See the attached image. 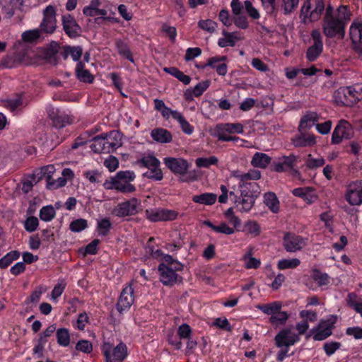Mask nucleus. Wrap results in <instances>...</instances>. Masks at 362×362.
Here are the masks:
<instances>
[{
    "label": "nucleus",
    "instance_id": "obj_1",
    "mask_svg": "<svg viewBox=\"0 0 362 362\" xmlns=\"http://www.w3.org/2000/svg\"><path fill=\"white\" fill-rule=\"evenodd\" d=\"M350 16L346 6H340L337 10L330 5L327 6L322 22L323 34L329 38L343 39Z\"/></svg>",
    "mask_w": 362,
    "mask_h": 362
},
{
    "label": "nucleus",
    "instance_id": "obj_2",
    "mask_svg": "<svg viewBox=\"0 0 362 362\" xmlns=\"http://www.w3.org/2000/svg\"><path fill=\"white\" fill-rule=\"evenodd\" d=\"M122 145V135L118 131H111L94 137L90 145L96 153H110Z\"/></svg>",
    "mask_w": 362,
    "mask_h": 362
},
{
    "label": "nucleus",
    "instance_id": "obj_3",
    "mask_svg": "<svg viewBox=\"0 0 362 362\" xmlns=\"http://www.w3.org/2000/svg\"><path fill=\"white\" fill-rule=\"evenodd\" d=\"M136 175L133 171H119L109 180H106L103 186L107 189H116L123 193H131L136 190L135 187L130 183Z\"/></svg>",
    "mask_w": 362,
    "mask_h": 362
},
{
    "label": "nucleus",
    "instance_id": "obj_4",
    "mask_svg": "<svg viewBox=\"0 0 362 362\" xmlns=\"http://www.w3.org/2000/svg\"><path fill=\"white\" fill-rule=\"evenodd\" d=\"M261 178V172L257 169H250L247 172L240 170H233L230 173V179L238 182L240 192L247 189L253 192L257 187V183L254 181Z\"/></svg>",
    "mask_w": 362,
    "mask_h": 362
},
{
    "label": "nucleus",
    "instance_id": "obj_5",
    "mask_svg": "<svg viewBox=\"0 0 362 362\" xmlns=\"http://www.w3.org/2000/svg\"><path fill=\"white\" fill-rule=\"evenodd\" d=\"M325 9V0H305L300 9L302 21L304 23L317 21Z\"/></svg>",
    "mask_w": 362,
    "mask_h": 362
},
{
    "label": "nucleus",
    "instance_id": "obj_6",
    "mask_svg": "<svg viewBox=\"0 0 362 362\" xmlns=\"http://www.w3.org/2000/svg\"><path fill=\"white\" fill-rule=\"evenodd\" d=\"M102 351L105 362H123L127 356V347L123 342L113 346L110 342H105L102 346Z\"/></svg>",
    "mask_w": 362,
    "mask_h": 362
},
{
    "label": "nucleus",
    "instance_id": "obj_7",
    "mask_svg": "<svg viewBox=\"0 0 362 362\" xmlns=\"http://www.w3.org/2000/svg\"><path fill=\"white\" fill-rule=\"evenodd\" d=\"M137 163L149 170L143 174L144 177L148 179L160 181L163 179V175L162 170L159 168L160 161L153 155H148L142 157L137 160Z\"/></svg>",
    "mask_w": 362,
    "mask_h": 362
},
{
    "label": "nucleus",
    "instance_id": "obj_8",
    "mask_svg": "<svg viewBox=\"0 0 362 362\" xmlns=\"http://www.w3.org/2000/svg\"><path fill=\"white\" fill-rule=\"evenodd\" d=\"M337 321L334 315H329L326 319H321L316 327L312 330L313 338L315 341H322L332 334L334 325Z\"/></svg>",
    "mask_w": 362,
    "mask_h": 362
},
{
    "label": "nucleus",
    "instance_id": "obj_9",
    "mask_svg": "<svg viewBox=\"0 0 362 362\" xmlns=\"http://www.w3.org/2000/svg\"><path fill=\"white\" fill-rule=\"evenodd\" d=\"M182 268V265L180 262H176L174 269L164 262L160 263L158 266L160 281L165 286H173L177 281H181L182 278L179 276L176 271L181 270Z\"/></svg>",
    "mask_w": 362,
    "mask_h": 362
},
{
    "label": "nucleus",
    "instance_id": "obj_10",
    "mask_svg": "<svg viewBox=\"0 0 362 362\" xmlns=\"http://www.w3.org/2000/svg\"><path fill=\"white\" fill-rule=\"evenodd\" d=\"M361 93L355 87L341 88L334 93L338 103L351 106L356 103L361 98Z\"/></svg>",
    "mask_w": 362,
    "mask_h": 362
},
{
    "label": "nucleus",
    "instance_id": "obj_11",
    "mask_svg": "<svg viewBox=\"0 0 362 362\" xmlns=\"http://www.w3.org/2000/svg\"><path fill=\"white\" fill-rule=\"evenodd\" d=\"M279 348L289 347L300 341L299 334L294 332L293 327L282 329L274 338Z\"/></svg>",
    "mask_w": 362,
    "mask_h": 362
},
{
    "label": "nucleus",
    "instance_id": "obj_12",
    "mask_svg": "<svg viewBox=\"0 0 362 362\" xmlns=\"http://www.w3.org/2000/svg\"><path fill=\"white\" fill-rule=\"evenodd\" d=\"M146 217L151 222L168 221L177 218V213L165 209H149L145 211Z\"/></svg>",
    "mask_w": 362,
    "mask_h": 362
},
{
    "label": "nucleus",
    "instance_id": "obj_13",
    "mask_svg": "<svg viewBox=\"0 0 362 362\" xmlns=\"http://www.w3.org/2000/svg\"><path fill=\"white\" fill-rule=\"evenodd\" d=\"M140 208L141 202L136 198H132L128 201L119 204L114 213L119 217L132 216L137 214Z\"/></svg>",
    "mask_w": 362,
    "mask_h": 362
},
{
    "label": "nucleus",
    "instance_id": "obj_14",
    "mask_svg": "<svg viewBox=\"0 0 362 362\" xmlns=\"http://www.w3.org/2000/svg\"><path fill=\"white\" fill-rule=\"evenodd\" d=\"M40 29L45 33H52L57 28L56 10L52 5L47 6L43 11V18Z\"/></svg>",
    "mask_w": 362,
    "mask_h": 362
},
{
    "label": "nucleus",
    "instance_id": "obj_15",
    "mask_svg": "<svg viewBox=\"0 0 362 362\" xmlns=\"http://www.w3.org/2000/svg\"><path fill=\"white\" fill-rule=\"evenodd\" d=\"M345 199L350 205L357 206L362 204V182H351L346 188Z\"/></svg>",
    "mask_w": 362,
    "mask_h": 362
},
{
    "label": "nucleus",
    "instance_id": "obj_16",
    "mask_svg": "<svg viewBox=\"0 0 362 362\" xmlns=\"http://www.w3.org/2000/svg\"><path fill=\"white\" fill-rule=\"evenodd\" d=\"M353 133L351 124L346 121L341 120L337 125L332 133V143L337 144L344 139H349L352 136Z\"/></svg>",
    "mask_w": 362,
    "mask_h": 362
},
{
    "label": "nucleus",
    "instance_id": "obj_17",
    "mask_svg": "<svg viewBox=\"0 0 362 362\" xmlns=\"http://www.w3.org/2000/svg\"><path fill=\"white\" fill-rule=\"evenodd\" d=\"M311 37L314 43L308 49L306 52V57L308 61L313 62L322 53L323 42L321 33L318 30H313L311 33Z\"/></svg>",
    "mask_w": 362,
    "mask_h": 362
},
{
    "label": "nucleus",
    "instance_id": "obj_18",
    "mask_svg": "<svg viewBox=\"0 0 362 362\" xmlns=\"http://www.w3.org/2000/svg\"><path fill=\"white\" fill-rule=\"evenodd\" d=\"M306 240L301 236L286 233L284 237V247L288 252H296L306 245Z\"/></svg>",
    "mask_w": 362,
    "mask_h": 362
},
{
    "label": "nucleus",
    "instance_id": "obj_19",
    "mask_svg": "<svg viewBox=\"0 0 362 362\" xmlns=\"http://www.w3.org/2000/svg\"><path fill=\"white\" fill-rule=\"evenodd\" d=\"M134 291L131 284L123 288L117 303V309L119 313L128 310L132 305L134 301Z\"/></svg>",
    "mask_w": 362,
    "mask_h": 362
},
{
    "label": "nucleus",
    "instance_id": "obj_20",
    "mask_svg": "<svg viewBox=\"0 0 362 362\" xmlns=\"http://www.w3.org/2000/svg\"><path fill=\"white\" fill-rule=\"evenodd\" d=\"M63 30L70 37L74 38L80 35L81 27L76 19L69 13L64 14L62 16Z\"/></svg>",
    "mask_w": 362,
    "mask_h": 362
},
{
    "label": "nucleus",
    "instance_id": "obj_21",
    "mask_svg": "<svg viewBox=\"0 0 362 362\" xmlns=\"http://www.w3.org/2000/svg\"><path fill=\"white\" fill-rule=\"evenodd\" d=\"M163 161L165 165L175 174L184 175L189 168L187 161L181 158L166 157Z\"/></svg>",
    "mask_w": 362,
    "mask_h": 362
},
{
    "label": "nucleus",
    "instance_id": "obj_22",
    "mask_svg": "<svg viewBox=\"0 0 362 362\" xmlns=\"http://www.w3.org/2000/svg\"><path fill=\"white\" fill-rule=\"evenodd\" d=\"M240 200L235 199L234 201L235 206L242 212L249 211L255 203L253 192H250L247 189L242 190L240 192Z\"/></svg>",
    "mask_w": 362,
    "mask_h": 362
},
{
    "label": "nucleus",
    "instance_id": "obj_23",
    "mask_svg": "<svg viewBox=\"0 0 362 362\" xmlns=\"http://www.w3.org/2000/svg\"><path fill=\"white\" fill-rule=\"evenodd\" d=\"M349 34L354 49L362 54V23H352L349 28Z\"/></svg>",
    "mask_w": 362,
    "mask_h": 362
},
{
    "label": "nucleus",
    "instance_id": "obj_24",
    "mask_svg": "<svg viewBox=\"0 0 362 362\" xmlns=\"http://www.w3.org/2000/svg\"><path fill=\"white\" fill-rule=\"evenodd\" d=\"M291 192L294 196L302 198L308 204L315 202L318 198L313 188L310 187L296 188Z\"/></svg>",
    "mask_w": 362,
    "mask_h": 362
},
{
    "label": "nucleus",
    "instance_id": "obj_25",
    "mask_svg": "<svg viewBox=\"0 0 362 362\" xmlns=\"http://www.w3.org/2000/svg\"><path fill=\"white\" fill-rule=\"evenodd\" d=\"M216 135L227 134H242L243 126L240 123L218 124L215 127Z\"/></svg>",
    "mask_w": 362,
    "mask_h": 362
},
{
    "label": "nucleus",
    "instance_id": "obj_26",
    "mask_svg": "<svg viewBox=\"0 0 362 362\" xmlns=\"http://www.w3.org/2000/svg\"><path fill=\"white\" fill-rule=\"evenodd\" d=\"M222 34L223 37L218 40V45L221 47H234L236 42L241 40L237 32L228 33L223 30Z\"/></svg>",
    "mask_w": 362,
    "mask_h": 362
},
{
    "label": "nucleus",
    "instance_id": "obj_27",
    "mask_svg": "<svg viewBox=\"0 0 362 362\" xmlns=\"http://www.w3.org/2000/svg\"><path fill=\"white\" fill-rule=\"evenodd\" d=\"M227 59V57H214L208 60V65L215 69L217 74L220 76H225L228 71V67L224 62Z\"/></svg>",
    "mask_w": 362,
    "mask_h": 362
},
{
    "label": "nucleus",
    "instance_id": "obj_28",
    "mask_svg": "<svg viewBox=\"0 0 362 362\" xmlns=\"http://www.w3.org/2000/svg\"><path fill=\"white\" fill-rule=\"evenodd\" d=\"M22 4L23 0H0V5L8 18H11Z\"/></svg>",
    "mask_w": 362,
    "mask_h": 362
},
{
    "label": "nucleus",
    "instance_id": "obj_29",
    "mask_svg": "<svg viewBox=\"0 0 362 362\" xmlns=\"http://www.w3.org/2000/svg\"><path fill=\"white\" fill-rule=\"evenodd\" d=\"M272 158L267 154L256 152L251 160V165L255 168H266L271 163Z\"/></svg>",
    "mask_w": 362,
    "mask_h": 362
},
{
    "label": "nucleus",
    "instance_id": "obj_30",
    "mask_svg": "<svg viewBox=\"0 0 362 362\" xmlns=\"http://www.w3.org/2000/svg\"><path fill=\"white\" fill-rule=\"evenodd\" d=\"M153 139L159 143H169L172 141V135L169 131L163 128H156L151 131Z\"/></svg>",
    "mask_w": 362,
    "mask_h": 362
},
{
    "label": "nucleus",
    "instance_id": "obj_31",
    "mask_svg": "<svg viewBox=\"0 0 362 362\" xmlns=\"http://www.w3.org/2000/svg\"><path fill=\"white\" fill-rule=\"evenodd\" d=\"M115 44L117 52L119 54V55L126 58L132 63H134V59L132 56V53L128 45L124 40L121 39H117L115 40Z\"/></svg>",
    "mask_w": 362,
    "mask_h": 362
},
{
    "label": "nucleus",
    "instance_id": "obj_32",
    "mask_svg": "<svg viewBox=\"0 0 362 362\" xmlns=\"http://www.w3.org/2000/svg\"><path fill=\"white\" fill-rule=\"evenodd\" d=\"M216 194L211 192H205L201 194L194 195L192 197V201L194 203L204 205H212L216 202Z\"/></svg>",
    "mask_w": 362,
    "mask_h": 362
},
{
    "label": "nucleus",
    "instance_id": "obj_33",
    "mask_svg": "<svg viewBox=\"0 0 362 362\" xmlns=\"http://www.w3.org/2000/svg\"><path fill=\"white\" fill-rule=\"evenodd\" d=\"M319 120V116L315 112H308L300 119L299 129H309Z\"/></svg>",
    "mask_w": 362,
    "mask_h": 362
},
{
    "label": "nucleus",
    "instance_id": "obj_34",
    "mask_svg": "<svg viewBox=\"0 0 362 362\" xmlns=\"http://www.w3.org/2000/svg\"><path fill=\"white\" fill-rule=\"evenodd\" d=\"M292 143L296 147H305L313 146L316 141L313 135L301 134L293 139Z\"/></svg>",
    "mask_w": 362,
    "mask_h": 362
},
{
    "label": "nucleus",
    "instance_id": "obj_35",
    "mask_svg": "<svg viewBox=\"0 0 362 362\" xmlns=\"http://www.w3.org/2000/svg\"><path fill=\"white\" fill-rule=\"evenodd\" d=\"M264 202L273 213H277L279 211V201L274 192L265 193Z\"/></svg>",
    "mask_w": 362,
    "mask_h": 362
},
{
    "label": "nucleus",
    "instance_id": "obj_36",
    "mask_svg": "<svg viewBox=\"0 0 362 362\" xmlns=\"http://www.w3.org/2000/svg\"><path fill=\"white\" fill-rule=\"evenodd\" d=\"M76 74L77 78L83 82L92 83L93 76L89 71L84 69V65L81 62H78L76 67Z\"/></svg>",
    "mask_w": 362,
    "mask_h": 362
},
{
    "label": "nucleus",
    "instance_id": "obj_37",
    "mask_svg": "<svg viewBox=\"0 0 362 362\" xmlns=\"http://www.w3.org/2000/svg\"><path fill=\"white\" fill-rule=\"evenodd\" d=\"M296 160H297V157L293 154H291L288 156H284L282 158L281 161H282L284 167L286 168V169L288 171H289V170L291 171V174L293 176H295V177H297L299 178L300 173L298 170L294 168V166L296 165Z\"/></svg>",
    "mask_w": 362,
    "mask_h": 362
},
{
    "label": "nucleus",
    "instance_id": "obj_38",
    "mask_svg": "<svg viewBox=\"0 0 362 362\" xmlns=\"http://www.w3.org/2000/svg\"><path fill=\"white\" fill-rule=\"evenodd\" d=\"M282 307V303L280 301H274L270 303L259 305L257 306V309L267 315L272 316L277 311L280 310Z\"/></svg>",
    "mask_w": 362,
    "mask_h": 362
},
{
    "label": "nucleus",
    "instance_id": "obj_39",
    "mask_svg": "<svg viewBox=\"0 0 362 362\" xmlns=\"http://www.w3.org/2000/svg\"><path fill=\"white\" fill-rule=\"evenodd\" d=\"M204 224L210 227L214 231L218 233H223L226 235H232L234 233L235 230L233 228L230 227L226 223L221 222L219 225H214L209 221H204Z\"/></svg>",
    "mask_w": 362,
    "mask_h": 362
},
{
    "label": "nucleus",
    "instance_id": "obj_40",
    "mask_svg": "<svg viewBox=\"0 0 362 362\" xmlns=\"http://www.w3.org/2000/svg\"><path fill=\"white\" fill-rule=\"evenodd\" d=\"M48 113L57 127H63L69 122L68 117L65 115H60L61 112L58 110L55 112L54 110L52 109V112L49 110Z\"/></svg>",
    "mask_w": 362,
    "mask_h": 362
},
{
    "label": "nucleus",
    "instance_id": "obj_41",
    "mask_svg": "<svg viewBox=\"0 0 362 362\" xmlns=\"http://www.w3.org/2000/svg\"><path fill=\"white\" fill-rule=\"evenodd\" d=\"M83 54V49L81 46H66L64 48V58L66 59L71 56L72 59L75 62L79 61Z\"/></svg>",
    "mask_w": 362,
    "mask_h": 362
},
{
    "label": "nucleus",
    "instance_id": "obj_42",
    "mask_svg": "<svg viewBox=\"0 0 362 362\" xmlns=\"http://www.w3.org/2000/svg\"><path fill=\"white\" fill-rule=\"evenodd\" d=\"M57 341L59 346L66 347L70 344V334L67 329L59 328L56 333Z\"/></svg>",
    "mask_w": 362,
    "mask_h": 362
},
{
    "label": "nucleus",
    "instance_id": "obj_43",
    "mask_svg": "<svg viewBox=\"0 0 362 362\" xmlns=\"http://www.w3.org/2000/svg\"><path fill=\"white\" fill-rule=\"evenodd\" d=\"M300 264V261L298 258L282 259L278 262L277 267L280 270L294 269L298 267Z\"/></svg>",
    "mask_w": 362,
    "mask_h": 362
},
{
    "label": "nucleus",
    "instance_id": "obj_44",
    "mask_svg": "<svg viewBox=\"0 0 362 362\" xmlns=\"http://www.w3.org/2000/svg\"><path fill=\"white\" fill-rule=\"evenodd\" d=\"M174 119H176L182 129L187 134L190 135L194 132V127L185 119L182 113H174Z\"/></svg>",
    "mask_w": 362,
    "mask_h": 362
},
{
    "label": "nucleus",
    "instance_id": "obj_45",
    "mask_svg": "<svg viewBox=\"0 0 362 362\" xmlns=\"http://www.w3.org/2000/svg\"><path fill=\"white\" fill-rule=\"evenodd\" d=\"M40 218L45 222L51 221L56 215L55 209L52 205L43 206L40 210Z\"/></svg>",
    "mask_w": 362,
    "mask_h": 362
},
{
    "label": "nucleus",
    "instance_id": "obj_46",
    "mask_svg": "<svg viewBox=\"0 0 362 362\" xmlns=\"http://www.w3.org/2000/svg\"><path fill=\"white\" fill-rule=\"evenodd\" d=\"M164 70L167 72L171 74L172 76L177 78L178 80H180L181 82H182L184 84L187 85L191 81V78L185 75L183 72L177 69L175 67H170V68H165Z\"/></svg>",
    "mask_w": 362,
    "mask_h": 362
},
{
    "label": "nucleus",
    "instance_id": "obj_47",
    "mask_svg": "<svg viewBox=\"0 0 362 362\" xmlns=\"http://www.w3.org/2000/svg\"><path fill=\"white\" fill-rule=\"evenodd\" d=\"M288 314L285 311H277L274 315L270 317L269 322L275 326L284 325L288 319Z\"/></svg>",
    "mask_w": 362,
    "mask_h": 362
},
{
    "label": "nucleus",
    "instance_id": "obj_48",
    "mask_svg": "<svg viewBox=\"0 0 362 362\" xmlns=\"http://www.w3.org/2000/svg\"><path fill=\"white\" fill-rule=\"evenodd\" d=\"M243 231L252 237H256L260 234V226L256 221H250L244 226Z\"/></svg>",
    "mask_w": 362,
    "mask_h": 362
},
{
    "label": "nucleus",
    "instance_id": "obj_49",
    "mask_svg": "<svg viewBox=\"0 0 362 362\" xmlns=\"http://www.w3.org/2000/svg\"><path fill=\"white\" fill-rule=\"evenodd\" d=\"M40 37V30L39 29H33L25 31L22 34V40L25 42H35Z\"/></svg>",
    "mask_w": 362,
    "mask_h": 362
},
{
    "label": "nucleus",
    "instance_id": "obj_50",
    "mask_svg": "<svg viewBox=\"0 0 362 362\" xmlns=\"http://www.w3.org/2000/svg\"><path fill=\"white\" fill-rule=\"evenodd\" d=\"M198 26L206 32L214 33L216 30L218 25L215 21L211 19H206L199 21L198 22Z\"/></svg>",
    "mask_w": 362,
    "mask_h": 362
},
{
    "label": "nucleus",
    "instance_id": "obj_51",
    "mask_svg": "<svg viewBox=\"0 0 362 362\" xmlns=\"http://www.w3.org/2000/svg\"><path fill=\"white\" fill-rule=\"evenodd\" d=\"M112 226L108 218H103L98 221L97 230L100 235L105 236L108 234Z\"/></svg>",
    "mask_w": 362,
    "mask_h": 362
},
{
    "label": "nucleus",
    "instance_id": "obj_52",
    "mask_svg": "<svg viewBox=\"0 0 362 362\" xmlns=\"http://www.w3.org/2000/svg\"><path fill=\"white\" fill-rule=\"evenodd\" d=\"M325 160L323 158L320 157L315 158L311 154H309L306 158L305 163L308 168L315 169L324 165Z\"/></svg>",
    "mask_w": 362,
    "mask_h": 362
},
{
    "label": "nucleus",
    "instance_id": "obj_53",
    "mask_svg": "<svg viewBox=\"0 0 362 362\" xmlns=\"http://www.w3.org/2000/svg\"><path fill=\"white\" fill-rule=\"evenodd\" d=\"M312 278L319 286H325L329 284V278L325 273H322L318 270H315L312 274Z\"/></svg>",
    "mask_w": 362,
    "mask_h": 362
},
{
    "label": "nucleus",
    "instance_id": "obj_54",
    "mask_svg": "<svg viewBox=\"0 0 362 362\" xmlns=\"http://www.w3.org/2000/svg\"><path fill=\"white\" fill-rule=\"evenodd\" d=\"M23 105V102L22 98L19 95L16 96L15 98L6 100L4 101V106L11 112H14Z\"/></svg>",
    "mask_w": 362,
    "mask_h": 362
},
{
    "label": "nucleus",
    "instance_id": "obj_55",
    "mask_svg": "<svg viewBox=\"0 0 362 362\" xmlns=\"http://www.w3.org/2000/svg\"><path fill=\"white\" fill-rule=\"evenodd\" d=\"M243 261L247 269H257L261 264L260 260L252 257L250 252L243 256Z\"/></svg>",
    "mask_w": 362,
    "mask_h": 362
},
{
    "label": "nucleus",
    "instance_id": "obj_56",
    "mask_svg": "<svg viewBox=\"0 0 362 362\" xmlns=\"http://www.w3.org/2000/svg\"><path fill=\"white\" fill-rule=\"evenodd\" d=\"M88 226V223L86 219L79 218L75 221H73L69 226V228L71 231L74 233H78L86 228Z\"/></svg>",
    "mask_w": 362,
    "mask_h": 362
},
{
    "label": "nucleus",
    "instance_id": "obj_57",
    "mask_svg": "<svg viewBox=\"0 0 362 362\" xmlns=\"http://www.w3.org/2000/svg\"><path fill=\"white\" fill-rule=\"evenodd\" d=\"M66 184V179L65 177H59L54 180L52 177H49L47 182V188L49 189H58L59 187L65 186Z\"/></svg>",
    "mask_w": 362,
    "mask_h": 362
},
{
    "label": "nucleus",
    "instance_id": "obj_58",
    "mask_svg": "<svg viewBox=\"0 0 362 362\" xmlns=\"http://www.w3.org/2000/svg\"><path fill=\"white\" fill-rule=\"evenodd\" d=\"M218 162V158L215 156L209 158H198L196 159V165L199 168H209L211 165H215Z\"/></svg>",
    "mask_w": 362,
    "mask_h": 362
},
{
    "label": "nucleus",
    "instance_id": "obj_59",
    "mask_svg": "<svg viewBox=\"0 0 362 362\" xmlns=\"http://www.w3.org/2000/svg\"><path fill=\"white\" fill-rule=\"evenodd\" d=\"M244 7L245 11L248 14V16L254 20L259 19L260 17V14L257 9L255 8L252 4V2L249 0H246L244 1Z\"/></svg>",
    "mask_w": 362,
    "mask_h": 362
},
{
    "label": "nucleus",
    "instance_id": "obj_60",
    "mask_svg": "<svg viewBox=\"0 0 362 362\" xmlns=\"http://www.w3.org/2000/svg\"><path fill=\"white\" fill-rule=\"evenodd\" d=\"M209 81H203L197 83L192 90L193 96L199 97L209 87Z\"/></svg>",
    "mask_w": 362,
    "mask_h": 362
},
{
    "label": "nucleus",
    "instance_id": "obj_61",
    "mask_svg": "<svg viewBox=\"0 0 362 362\" xmlns=\"http://www.w3.org/2000/svg\"><path fill=\"white\" fill-rule=\"evenodd\" d=\"M83 175L91 183H98L101 182L102 175L98 170L86 171Z\"/></svg>",
    "mask_w": 362,
    "mask_h": 362
},
{
    "label": "nucleus",
    "instance_id": "obj_62",
    "mask_svg": "<svg viewBox=\"0 0 362 362\" xmlns=\"http://www.w3.org/2000/svg\"><path fill=\"white\" fill-rule=\"evenodd\" d=\"M66 287V282L64 279L59 280L52 291V298L57 299L64 292Z\"/></svg>",
    "mask_w": 362,
    "mask_h": 362
},
{
    "label": "nucleus",
    "instance_id": "obj_63",
    "mask_svg": "<svg viewBox=\"0 0 362 362\" xmlns=\"http://www.w3.org/2000/svg\"><path fill=\"white\" fill-rule=\"evenodd\" d=\"M76 349L85 354H90L93 351V345L88 340H80L77 342Z\"/></svg>",
    "mask_w": 362,
    "mask_h": 362
},
{
    "label": "nucleus",
    "instance_id": "obj_64",
    "mask_svg": "<svg viewBox=\"0 0 362 362\" xmlns=\"http://www.w3.org/2000/svg\"><path fill=\"white\" fill-rule=\"evenodd\" d=\"M347 336L354 337L355 339H362V327L354 326L348 327L345 332Z\"/></svg>",
    "mask_w": 362,
    "mask_h": 362
}]
</instances>
